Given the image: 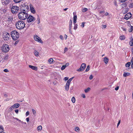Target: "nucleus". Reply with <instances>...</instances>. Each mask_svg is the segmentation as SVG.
<instances>
[{"instance_id": "obj_22", "label": "nucleus", "mask_w": 133, "mask_h": 133, "mask_svg": "<svg viewBox=\"0 0 133 133\" xmlns=\"http://www.w3.org/2000/svg\"><path fill=\"white\" fill-rule=\"evenodd\" d=\"M129 44L131 46H133V39H132L129 42Z\"/></svg>"}, {"instance_id": "obj_14", "label": "nucleus", "mask_w": 133, "mask_h": 133, "mask_svg": "<svg viewBox=\"0 0 133 133\" xmlns=\"http://www.w3.org/2000/svg\"><path fill=\"white\" fill-rule=\"evenodd\" d=\"M127 22L128 23V26H129V25L131 26L130 28L129 29V31L130 32H131L133 30V27L131 25L130 22L128 21Z\"/></svg>"}, {"instance_id": "obj_64", "label": "nucleus", "mask_w": 133, "mask_h": 133, "mask_svg": "<svg viewBox=\"0 0 133 133\" xmlns=\"http://www.w3.org/2000/svg\"><path fill=\"white\" fill-rule=\"evenodd\" d=\"M69 65V63H67L65 64V65H66V66H68Z\"/></svg>"}, {"instance_id": "obj_55", "label": "nucleus", "mask_w": 133, "mask_h": 133, "mask_svg": "<svg viewBox=\"0 0 133 133\" xmlns=\"http://www.w3.org/2000/svg\"><path fill=\"white\" fill-rule=\"evenodd\" d=\"M121 29L124 31H126V29L124 28H123V27H122L121 28Z\"/></svg>"}, {"instance_id": "obj_31", "label": "nucleus", "mask_w": 133, "mask_h": 133, "mask_svg": "<svg viewBox=\"0 0 133 133\" xmlns=\"http://www.w3.org/2000/svg\"><path fill=\"white\" fill-rule=\"evenodd\" d=\"M13 18H12L11 17H9L8 19L7 20L8 21H11L12 20Z\"/></svg>"}, {"instance_id": "obj_62", "label": "nucleus", "mask_w": 133, "mask_h": 133, "mask_svg": "<svg viewBox=\"0 0 133 133\" xmlns=\"http://www.w3.org/2000/svg\"><path fill=\"white\" fill-rule=\"evenodd\" d=\"M26 120L27 122H29V118H26Z\"/></svg>"}, {"instance_id": "obj_1", "label": "nucleus", "mask_w": 133, "mask_h": 133, "mask_svg": "<svg viewBox=\"0 0 133 133\" xmlns=\"http://www.w3.org/2000/svg\"><path fill=\"white\" fill-rule=\"evenodd\" d=\"M18 18L21 20H24L26 19L28 16V13L21 11L18 14Z\"/></svg>"}, {"instance_id": "obj_56", "label": "nucleus", "mask_w": 133, "mask_h": 133, "mask_svg": "<svg viewBox=\"0 0 133 133\" xmlns=\"http://www.w3.org/2000/svg\"><path fill=\"white\" fill-rule=\"evenodd\" d=\"M105 12V11H101L99 13L100 14H102V13H104Z\"/></svg>"}, {"instance_id": "obj_29", "label": "nucleus", "mask_w": 133, "mask_h": 133, "mask_svg": "<svg viewBox=\"0 0 133 133\" xmlns=\"http://www.w3.org/2000/svg\"><path fill=\"white\" fill-rule=\"evenodd\" d=\"M88 10V9L87 8H84L82 9V11L83 12H85L87 11Z\"/></svg>"}, {"instance_id": "obj_60", "label": "nucleus", "mask_w": 133, "mask_h": 133, "mask_svg": "<svg viewBox=\"0 0 133 133\" xmlns=\"http://www.w3.org/2000/svg\"><path fill=\"white\" fill-rule=\"evenodd\" d=\"M120 120H119V122H118V124H117V127H118L119 125V124H120Z\"/></svg>"}, {"instance_id": "obj_6", "label": "nucleus", "mask_w": 133, "mask_h": 133, "mask_svg": "<svg viewBox=\"0 0 133 133\" xmlns=\"http://www.w3.org/2000/svg\"><path fill=\"white\" fill-rule=\"evenodd\" d=\"M2 49L3 51L5 52H8L9 50V45L7 44L3 45L2 47Z\"/></svg>"}, {"instance_id": "obj_48", "label": "nucleus", "mask_w": 133, "mask_h": 133, "mask_svg": "<svg viewBox=\"0 0 133 133\" xmlns=\"http://www.w3.org/2000/svg\"><path fill=\"white\" fill-rule=\"evenodd\" d=\"M70 84V83H69V82H68L67 81L66 84V85L69 86Z\"/></svg>"}, {"instance_id": "obj_5", "label": "nucleus", "mask_w": 133, "mask_h": 133, "mask_svg": "<svg viewBox=\"0 0 133 133\" xmlns=\"http://www.w3.org/2000/svg\"><path fill=\"white\" fill-rule=\"evenodd\" d=\"M19 10V7L16 6H13L11 9V11L12 13L16 14L18 13Z\"/></svg>"}, {"instance_id": "obj_33", "label": "nucleus", "mask_w": 133, "mask_h": 133, "mask_svg": "<svg viewBox=\"0 0 133 133\" xmlns=\"http://www.w3.org/2000/svg\"><path fill=\"white\" fill-rule=\"evenodd\" d=\"M89 69H90V66H89V65H88L87 68L85 70V71L86 72H88V71L89 70Z\"/></svg>"}, {"instance_id": "obj_4", "label": "nucleus", "mask_w": 133, "mask_h": 133, "mask_svg": "<svg viewBox=\"0 0 133 133\" xmlns=\"http://www.w3.org/2000/svg\"><path fill=\"white\" fill-rule=\"evenodd\" d=\"M11 35L12 38L15 40H17L19 37V34L16 31H12Z\"/></svg>"}, {"instance_id": "obj_35", "label": "nucleus", "mask_w": 133, "mask_h": 133, "mask_svg": "<svg viewBox=\"0 0 133 133\" xmlns=\"http://www.w3.org/2000/svg\"><path fill=\"white\" fill-rule=\"evenodd\" d=\"M80 129L78 127H76L75 129V131L77 132L79 131V130Z\"/></svg>"}, {"instance_id": "obj_32", "label": "nucleus", "mask_w": 133, "mask_h": 133, "mask_svg": "<svg viewBox=\"0 0 133 133\" xmlns=\"http://www.w3.org/2000/svg\"><path fill=\"white\" fill-rule=\"evenodd\" d=\"M14 108L13 107V106H11L9 108V110L10 111H12L13 110Z\"/></svg>"}, {"instance_id": "obj_23", "label": "nucleus", "mask_w": 133, "mask_h": 133, "mask_svg": "<svg viewBox=\"0 0 133 133\" xmlns=\"http://www.w3.org/2000/svg\"><path fill=\"white\" fill-rule=\"evenodd\" d=\"M34 53L36 56H38V52L37 51H35L34 52Z\"/></svg>"}, {"instance_id": "obj_49", "label": "nucleus", "mask_w": 133, "mask_h": 133, "mask_svg": "<svg viewBox=\"0 0 133 133\" xmlns=\"http://www.w3.org/2000/svg\"><path fill=\"white\" fill-rule=\"evenodd\" d=\"M15 112L16 114H18V113L19 110L18 109H17L15 110Z\"/></svg>"}, {"instance_id": "obj_47", "label": "nucleus", "mask_w": 133, "mask_h": 133, "mask_svg": "<svg viewBox=\"0 0 133 133\" xmlns=\"http://www.w3.org/2000/svg\"><path fill=\"white\" fill-rule=\"evenodd\" d=\"M68 50V48H65L64 51V53H65Z\"/></svg>"}, {"instance_id": "obj_34", "label": "nucleus", "mask_w": 133, "mask_h": 133, "mask_svg": "<svg viewBox=\"0 0 133 133\" xmlns=\"http://www.w3.org/2000/svg\"><path fill=\"white\" fill-rule=\"evenodd\" d=\"M0 130L1 131H4V128L2 125H0Z\"/></svg>"}, {"instance_id": "obj_25", "label": "nucleus", "mask_w": 133, "mask_h": 133, "mask_svg": "<svg viewBox=\"0 0 133 133\" xmlns=\"http://www.w3.org/2000/svg\"><path fill=\"white\" fill-rule=\"evenodd\" d=\"M71 101L73 103H75V99L74 97H73L71 98Z\"/></svg>"}, {"instance_id": "obj_51", "label": "nucleus", "mask_w": 133, "mask_h": 133, "mask_svg": "<svg viewBox=\"0 0 133 133\" xmlns=\"http://www.w3.org/2000/svg\"><path fill=\"white\" fill-rule=\"evenodd\" d=\"M114 3L115 6H117V4L116 1H114Z\"/></svg>"}, {"instance_id": "obj_43", "label": "nucleus", "mask_w": 133, "mask_h": 133, "mask_svg": "<svg viewBox=\"0 0 133 133\" xmlns=\"http://www.w3.org/2000/svg\"><path fill=\"white\" fill-rule=\"evenodd\" d=\"M85 23V22H82V23L81 25V27H82L83 28L84 26V24Z\"/></svg>"}, {"instance_id": "obj_53", "label": "nucleus", "mask_w": 133, "mask_h": 133, "mask_svg": "<svg viewBox=\"0 0 133 133\" xmlns=\"http://www.w3.org/2000/svg\"><path fill=\"white\" fill-rule=\"evenodd\" d=\"M29 115V112L27 111L26 113V116H28Z\"/></svg>"}, {"instance_id": "obj_8", "label": "nucleus", "mask_w": 133, "mask_h": 133, "mask_svg": "<svg viewBox=\"0 0 133 133\" xmlns=\"http://www.w3.org/2000/svg\"><path fill=\"white\" fill-rule=\"evenodd\" d=\"M86 64L85 63H82L80 68L77 70L78 71H83L86 67Z\"/></svg>"}, {"instance_id": "obj_46", "label": "nucleus", "mask_w": 133, "mask_h": 133, "mask_svg": "<svg viewBox=\"0 0 133 133\" xmlns=\"http://www.w3.org/2000/svg\"><path fill=\"white\" fill-rule=\"evenodd\" d=\"M129 6L131 8H132L133 7V3H130L129 5Z\"/></svg>"}, {"instance_id": "obj_37", "label": "nucleus", "mask_w": 133, "mask_h": 133, "mask_svg": "<svg viewBox=\"0 0 133 133\" xmlns=\"http://www.w3.org/2000/svg\"><path fill=\"white\" fill-rule=\"evenodd\" d=\"M77 24H75L74 26V29L75 30H76L77 28Z\"/></svg>"}, {"instance_id": "obj_18", "label": "nucleus", "mask_w": 133, "mask_h": 133, "mask_svg": "<svg viewBox=\"0 0 133 133\" xmlns=\"http://www.w3.org/2000/svg\"><path fill=\"white\" fill-rule=\"evenodd\" d=\"M53 61V60L52 58H50L48 60V62L50 64H51Z\"/></svg>"}, {"instance_id": "obj_2", "label": "nucleus", "mask_w": 133, "mask_h": 133, "mask_svg": "<svg viewBox=\"0 0 133 133\" xmlns=\"http://www.w3.org/2000/svg\"><path fill=\"white\" fill-rule=\"evenodd\" d=\"M16 28L19 29H23L25 26V24L24 22L20 21L17 22L16 23Z\"/></svg>"}, {"instance_id": "obj_16", "label": "nucleus", "mask_w": 133, "mask_h": 133, "mask_svg": "<svg viewBox=\"0 0 133 133\" xmlns=\"http://www.w3.org/2000/svg\"><path fill=\"white\" fill-rule=\"evenodd\" d=\"M72 28V24H69V32L71 34H72V31H71V29Z\"/></svg>"}, {"instance_id": "obj_15", "label": "nucleus", "mask_w": 133, "mask_h": 133, "mask_svg": "<svg viewBox=\"0 0 133 133\" xmlns=\"http://www.w3.org/2000/svg\"><path fill=\"white\" fill-rule=\"evenodd\" d=\"M14 108H18L20 104L18 103H16L12 105Z\"/></svg>"}, {"instance_id": "obj_11", "label": "nucleus", "mask_w": 133, "mask_h": 133, "mask_svg": "<svg viewBox=\"0 0 133 133\" xmlns=\"http://www.w3.org/2000/svg\"><path fill=\"white\" fill-rule=\"evenodd\" d=\"M132 15L131 13L129 12L127 13L124 17V18L126 20H128L130 18L132 17Z\"/></svg>"}, {"instance_id": "obj_50", "label": "nucleus", "mask_w": 133, "mask_h": 133, "mask_svg": "<svg viewBox=\"0 0 133 133\" xmlns=\"http://www.w3.org/2000/svg\"><path fill=\"white\" fill-rule=\"evenodd\" d=\"M18 42L19 41L18 40L15 41L14 43L15 45H16V44L18 43Z\"/></svg>"}, {"instance_id": "obj_24", "label": "nucleus", "mask_w": 133, "mask_h": 133, "mask_svg": "<svg viewBox=\"0 0 133 133\" xmlns=\"http://www.w3.org/2000/svg\"><path fill=\"white\" fill-rule=\"evenodd\" d=\"M125 37L124 36H121L119 37V38L122 40H123L125 39Z\"/></svg>"}, {"instance_id": "obj_3", "label": "nucleus", "mask_w": 133, "mask_h": 133, "mask_svg": "<svg viewBox=\"0 0 133 133\" xmlns=\"http://www.w3.org/2000/svg\"><path fill=\"white\" fill-rule=\"evenodd\" d=\"M29 10V6L25 4H23L20 8V11L28 13Z\"/></svg>"}, {"instance_id": "obj_63", "label": "nucleus", "mask_w": 133, "mask_h": 133, "mask_svg": "<svg viewBox=\"0 0 133 133\" xmlns=\"http://www.w3.org/2000/svg\"><path fill=\"white\" fill-rule=\"evenodd\" d=\"M108 15H109V13L108 12H107L106 13H105V14L104 15L105 16H107Z\"/></svg>"}, {"instance_id": "obj_30", "label": "nucleus", "mask_w": 133, "mask_h": 133, "mask_svg": "<svg viewBox=\"0 0 133 133\" xmlns=\"http://www.w3.org/2000/svg\"><path fill=\"white\" fill-rule=\"evenodd\" d=\"M32 111L33 114L35 116L36 115V111H35V110L34 109H32Z\"/></svg>"}, {"instance_id": "obj_57", "label": "nucleus", "mask_w": 133, "mask_h": 133, "mask_svg": "<svg viewBox=\"0 0 133 133\" xmlns=\"http://www.w3.org/2000/svg\"><path fill=\"white\" fill-rule=\"evenodd\" d=\"M82 97L84 98L85 97V95L84 94H82Z\"/></svg>"}, {"instance_id": "obj_58", "label": "nucleus", "mask_w": 133, "mask_h": 133, "mask_svg": "<svg viewBox=\"0 0 133 133\" xmlns=\"http://www.w3.org/2000/svg\"><path fill=\"white\" fill-rule=\"evenodd\" d=\"M127 0H119L120 1L122 2H125Z\"/></svg>"}, {"instance_id": "obj_41", "label": "nucleus", "mask_w": 133, "mask_h": 133, "mask_svg": "<svg viewBox=\"0 0 133 133\" xmlns=\"http://www.w3.org/2000/svg\"><path fill=\"white\" fill-rule=\"evenodd\" d=\"M73 14L74 15V20H76V19L77 18V16L76 15H74V13H73Z\"/></svg>"}, {"instance_id": "obj_13", "label": "nucleus", "mask_w": 133, "mask_h": 133, "mask_svg": "<svg viewBox=\"0 0 133 133\" xmlns=\"http://www.w3.org/2000/svg\"><path fill=\"white\" fill-rule=\"evenodd\" d=\"M29 67L31 68L32 70L36 71L37 70V67L35 66H33L31 65H29Z\"/></svg>"}, {"instance_id": "obj_54", "label": "nucleus", "mask_w": 133, "mask_h": 133, "mask_svg": "<svg viewBox=\"0 0 133 133\" xmlns=\"http://www.w3.org/2000/svg\"><path fill=\"white\" fill-rule=\"evenodd\" d=\"M68 77H65L64 78V80L65 81H66L68 80Z\"/></svg>"}, {"instance_id": "obj_20", "label": "nucleus", "mask_w": 133, "mask_h": 133, "mask_svg": "<svg viewBox=\"0 0 133 133\" xmlns=\"http://www.w3.org/2000/svg\"><path fill=\"white\" fill-rule=\"evenodd\" d=\"M130 62H128L126 64L125 66L127 67H128L130 66Z\"/></svg>"}, {"instance_id": "obj_7", "label": "nucleus", "mask_w": 133, "mask_h": 133, "mask_svg": "<svg viewBox=\"0 0 133 133\" xmlns=\"http://www.w3.org/2000/svg\"><path fill=\"white\" fill-rule=\"evenodd\" d=\"M26 19L27 22L29 23L34 21L36 19L35 17L31 15L29 16Z\"/></svg>"}, {"instance_id": "obj_38", "label": "nucleus", "mask_w": 133, "mask_h": 133, "mask_svg": "<svg viewBox=\"0 0 133 133\" xmlns=\"http://www.w3.org/2000/svg\"><path fill=\"white\" fill-rule=\"evenodd\" d=\"M69 88V86H66L65 85V89L66 91H68Z\"/></svg>"}, {"instance_id": "obj_40", "label": "nucleus", "mask_w": 133, "mask_h": 133, "mask_svg": "<svg viewBox=\"0 0 133 133\" xmlns=\"http://www.w3.org/2000/svg\"><path fill=\"white\" fill-rule=\"evenodd\" d=\"M74 78V77H72L71 78H70L68 81V82L70 83L71 82Z\"/></svg>"}, {"instance_id": "obj_17", "label": "nucleus", "mask_w": 133, "mask_h": 133, "mask_svg": "<svg viewBox=\"0 0 133 133\" xmlns=\"http://www.w3.org/2000/svg\"><path fill=\"white\" fill-rule=\"evenodd\" d=\"M109 61L107 57L104 58V61L106 64H107L108 62Z\"/></svg>"}, {"instance_id": "obj_39", "label": "nucleus", "mask_w": 133, "mask_h": 133, "mask_svg": "<svg viewBox=\"0 0 133 133\" xmlns=\"http://www.w3.org/2000/svg\"><path fill=\"white\" fill-rule=\"evenodd\" d=\"M22 0H14V2L16 3H18L21 2Z\"/></svg>"}, {"instance_id": "obj_42", "label": "nucleus", "mask_w": 133, "mask_h": 133, "mask_svg": "<svg viewBox=\"0 0 133 133\" xmlns=\"http://www.w3.org/2000/svg\"><path fill=\"white\" fill-rule=\"evenodd\" d=\"M93 78V76H92V75H90L89 77V79H90L91 80Z\"/></svg>"}, {"instance_id": "obj_59", "label": "nucleus", "mask_w": 133, "mask_h": 133, "mask_svg": "<svg viewBox=\"0 0 133 133\" xmlns=\"http://www.w3.org/2000/svg\"><path fill=\"white\" fill-rule=\"evenodd\" d=\"M102 27L103 28H105L107 27V25H102Z\"/></svg>"}, {"instance_id": "obj_12", "label": "nucleus", "mask_w": 133, "mask_h": 133, "mask_svg": "<svg viewBox=\"0 0 133 133\" xmlns=\"http://www.w3.org/2000/svg\"><path fill=\"white\" fill-rule=\"evenodd\" d=\"M30 6L31 12L32 13H35V10L31 4H30Z\"/></svg>"}, {"instance_id": "obj_9", "label": "nucleus", "mask_w": 133, "mask_h": 133, "mask_svg": "<svg viewBox=\"0 0 133 133\" xmlns=\"http://www.w3.org/2000/svg\"><path fill=\"white\" fill-rule=\"evenodd\" d=\"M3 38L4 39L5 41H7L8 40L9 38L10 37V36L9 34L8 33H7L5 34H4Z\"/></svg>"}, {"instance_id": "obj_61", "label": "nucleus", "mask_w": 133, "mask_h": 133, "mask_svg": "<svg viewBox=\"0 0 133 133\" xmlns=\"http://www.w3.org/2000/svg\"><path fill=\"white\" fill-rule=\"evenodd\" d=\"M119 89V87L118 86L115 88V90H117Z\"/></svg>"}, {"instance_id": "obj_27", "label": "nucleus", "mask_w": 133, "mask_h": 133, "mask_svg": "<svg viewBox=\"0 0 133 133\" xmlns=\"http://www.w3.org/2000/svg\"><path fill=\"white\" fill-rule=\"evenodd\" d=\"M129 74L128 73H124L123 74V76L124 77H126L127 76H128L129 75Z\"/></svg>"}, {"instance_id": "obj_19", "label": "nucleus", "mask_w": 133, "mask_h": 133, "mask_svg": "<svg viewBox=\"0 0 133 133\" xmlns=\"http://www.w3.org/2000/svg\"><path fill=\"white\" fill-rule=\"evenodd\" d=\"M42 127L41 126H38L37 128V130L38 131H40L42 129Z\"/></svg>"}, {"instance_id": "obj_26", "label": "nucleus", "mask_w": 133, "mask_h": 133, "mask_svg": "<svg viewBox=\"0 0 133 133\" xmlns=\"http://www.w3.org/2000/svg\"><path fill=\"white\" fill-rule=\"evenodd\" d=\"M37 21L38 24H39L40 23V18L39 16H38Z\"/></svg>"}, {"instance_id": "obj_52", "label": "nucleus", "mask_w": 133, "mask_h": 133, "mask_svg": "<svg viewBox=\"0 0 133 133\" xmlns=\"http://www.w3.org/2000/svg\"><path fill=\"white\" fill-rule=\"evenodd\" d=\"M59 38L62 40L63 39V37L62 35H60L59 36Z\"/></svg>"}, {"instance_id": "obj_36", "label": "nucleus", "mask_w": 133, "mask_h": 133, "mask_svg": "<svg viewBox=\"0 0 133 133\" xmlns=\"http://www.w3.org/2000/svg\"><path fill=\"white\" fill-rule=\"evenodd\" d=\"M66 67V65H63L61 67V70H63L65 69Z\"/></svg>"}, {"instance_id": "obj_44", "label": "nucleus", "mask_w": 133, "mask_h": 133, "mask_svg": "<svg viewBox=\"0 0 133 133\" xmlns=\"http://www.w3.org/2000/svg\"><path fill=\"white\" fill-rule=\"evenodd\" d=\"M3 71L6 72H9L8 70L6 69H4L3 70Z\"/></svg>"}, {"instance_id": "obj_10", "label": "nucleus", "mask_w": 133, "mask_h": 133, "mask_svg": "<svg viewBox=\"0 0 133 133\" xmlns=\"http://www.w3.org/2000/svg\"><path fill=\"white\" fill-rule=\"evenodd\" d=\"M34 38L35 40L36 41L38 42L41 43H43V42L41 40V38L38 36H35Z\"/></svg>"}, {"instance_id": "obj_45", "label": "nucleus", "mask_w": 133, "mask_h": 133, "mask_svg": "<svg viewBox=\"0 0 133 133\" xmlns=\"http://www.w3.org/2000/svg\"><path fill=\"white\" fill-rule=\"evenodd\" d=\"M8 57V55L5 56L4 57V59H7Z\"/></svg>"}, {"instance_id": "obj_28", "label": "nucleus", "mask_w": 133, "mask_h": 133, "mask_svg": "<svg viewBox=\"0 0 133 133\" xmlns=\"http://www.w3.org/2000/svg\"><path fill=\"white\" fill-rule=\"evenodd\" d=\"M131 62V68H133V57L132 58Z\"/></svg>"}, {"instance_id": "obj_21", "label": "nucleus", "mask_w": 133, "mask_h": 133, "mask_svg": "<svg viewBox=\"0 0 133 133\" xmlns=\"http://www.w3.org/2000/svg\"><path fill=\"white\" fill-rule=\"evenodd\" d=\"M90 88H88L87 89H85L84 91L85 93H87L90 91Z\"/></svg>"}]
</instances>
